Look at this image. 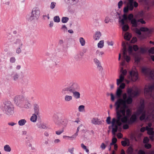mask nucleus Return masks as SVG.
I'll return each mask as SVG.
<instances>
[{"label":"nucleus","mask_w":154,"mask_h":154,"mask_svg":"<svg viewBox=\"0 0 154 154\" xmlns=\"http://www.w3.org/2000/svg\"><path fill=\"white\" fill-rule=\"evenodd\" d=\"M33 109L34 114H36L39 116L40 114V108L38 105L37 104H35L33 105Z\"/></svg>","instance_id":"obj_16"},{"label":"nucleus","mask_w":154,"mask_h":154,"mask_svg":"<svg viewBox=\"0 0 154 154\" xmlns=\"http://www.w3.org/2000/svg\"><path fill=\"white\" fill-rule=\"evenodd\" d=\"M72 96L66 95L65 96L64 99L65 101L69 102L72 100Z\"/></svg>","instance_id":"obj_26"},{"label":"nucleus","mask_w":154,"mask_h":154,"mask_svg":"<svg viewBox=\"0 0 154 154\" xmlns=\"http://www.w3.org/2000/svg\"><path fill=\"white\" fill-rule=\"evenodd\" d=\"M20 77L19 73L16 72H13L11 74V77L14 81L17 80Z\"/></svg>","instance_id":"obj_18"},{"label":"nucleus","mask_w":154,"mask_h":154,"mask_svg":"<svg viewBox=\"0 0 154 154\" xmlns=\"http://www.w3.org/2000/svg\"><path fill=\"white\" fill-rule=\"evenodd\" d=\"M111 119V117L110 116H109L108 117H107L106 120V122L108 124H110L111 123L112 124V122H111L110 121Z\"/></svg>","instance_id":"obj_59"},{"label":"nucleus","mask_w":154,"mask_h":154,"mask_svg":"<svg viewBox=\"0 0 154 154\" xmlns=\"http://www.w3.org/2000/svg\"><path fill=\"white\" fill-rule=\"evenodd\" d=\"M131 79L133 81H136L138 79V75L137 72L136 70H132L130 72Z\"/></svg>","instance_id":"obj_12"},{"label":"nucleus","mask_w":154,"mask_h":154,"mask_svg":"<svg viewBox=\"0 0 154 154\" xmlns=\"http://www.w3.org/2000/svg\"><path fill=\"white\" fill-rule=\"evenodd\" d=\"M0 108L3 112L8 116L12 115L14 113V106L9 101L4 102Z\"/></svg>","instance_id":"obj_2"},{"label":"nucleus","mask_w":154,"mask_h":154,"mask_svg":"<svg viewBox=\"0 0 154 154\" xmlns=\"http://www.w3.org/2000/svg\"><path fill=\"white\" fill-rule=\"evenodd\" d=\"M142 71L143 73L146 75L148 74V72L147 69L146 68H143L142 69Z\"/></svg>","instance_id":"obj_50"},{"label":"nucleus","mask_w":154,"mask_h":154,"mask_svg":"<svg viewBox=\"0 0 154 154\" xmlns=\"http://www.w3.org/2000/svg\"><path fill=\"white\" fill-rule=\"evenodd\" d=\"M116 119L114 118L112 119V127H114L113 128L115 129H116L118 130V126H121L122 125V123L120 121H119V119L120 117L118 118V116L116 115Z\"/></svg>","instance_id":"obj_8"},{"label":"nucleus","mask_w":154,"mask_h":154,"mask_svg":"<svg viewBox=\"0 0 154 154\" xmlns=\"http://www.w3.org/2000/svg\"><path fill=\"white\" fill-rule=\"evenodd\" d=\"M129 28V26L128 24L124 25L122 27V29L124 31H127Z\"/></svg>","instance_id":"obj_41"},{"label":"nucleus","mask_w":154,"mask_h":154,"mask_svg":"<svg viewBox=\"0 0 154 154\" xmlns=\"http://www.w3.org/2000/svg\"><path fill=\"white\" fill-rule=\"evenodd\" d=\"M121 72H122V74L119 75V78L117 79L116 84L118 86L123 81L124 79V77L123 75H125L127 73L126 70H124L123 67L121 68Z\"/></svg>","instance_id":"obj_9"},{"label":"nucleus","mask_w":154,"mask_h":154,"mask_svg":"<svg viewBox=\"0 0 154 154\" xmlns=\"http://www.w3.org/2000/svg\"><path fill=\"white\" fill-rule=\"evenodd\" d=\"M82 125H81L79 127H78L77 128V131L73 135H72L71 137H69L66 136H63V138H67V139H69L71 140H73L75 139L76 137L78 135V133L79 131V129L80 128L82 127Z\"/></svg>","instance_id":"obj_13"},{"label":"nucleus","mask_w":154,"mask_h":154,"mask_svg":"<svg viewBox=\"0 0 154 154\" xmlns=\"http://www.w3.org/2000/svg\"><path fill=\"white\" fill-rule=\"evenodd\" d=\"M146 117V111H144V112L141 114V116L140 117V119L141 121H142L145 119Z\"/></svg>","instance_id":"obj_37"},{"label":"nucleus","mask_w":154,"mask_h":154,"mask_svg":"<svg viewBox=\"0 0 154 154\" xmlns=\"http://www.w3.org/2000/svg\"><path fill=\"white\" fill-rule=\"evenodd\" d=\"M148 52L149 54H154V47L151 48L148 51Z\"/></svg>","instance_id":"obj_56"},{"label":"nucleus","mask_w":154,"mask_h":154,"mask_svg":"<svg viewBox=\"0 0 154 154\" xmlns=\"http://www.w3.org/2000/svg\"><path fill=\"white\" fill-rule=\"evenodd\" d=\"M4 149L5 152H10L11 151V148L8 145H5L4 147Z\"/></svg>","instance_id":"obj_28"},{"label":"nucleus","mask_w":154,"mask_h":154,"mask_svg":"<svg viewBox=\"0 0 154 154\" xmlns=\"http://www.w3.org/2000/svg\"><path fill=\"white\" fill-rule=\"evenodd\" d=\"M131 23L132 24L133 27H137L138 26V23L136 19L134 18L130 21Z\"/></svg>","instance_id":"obj_22"},{"label":"nucleus","mask_w":154,"mask_h":154,"mask_svg":"<svg viewBox=\"0 0 154 154\" xmlns=\"http://www.w3.org/2000/svg\"><path fill=\"white\" fill-rule=\"evenodd\" d=\"M26 122V120L25 119H21L18 122V124L20 126H23Z\"/></svg>","instance_id":"obj_30"},{"label":"nucleus","mask_w":154,"mask_h":154,"mask_svg":"<svg viewBox=\"0 0 154 154\" xmlns=\"http://www.w3.org/2000/svg\"><path fill=\"white\" fill-rule=\"evenodd\" d=\"M31 106V105L28 102H26V104L24 105V107L26 109H28L30 108Z\"/></svg>","instance_id":"obj_49"},{"label":"nucleus","mask_w":154,"mask_h":154,"mask_svg":"<svg viewBox=\"0 0 154 154\" xmlns=\"http://www.w3.org/2000/svg\"><path fill=\"white\" fill-rule=\"evenodd\" d=\"M140 52L143 54L145 53L146 51V49L144 48H140Z\"/></svg>","instance_id":"obj_60"},{"label":"nucleus","mask_w":154,"mask_h":154,"mask_svg":"<svg viewBox=\"0 0 154 154\" xmlns=\"http://www.w3.org/2000/svg\"><path fill=\"white\" fill-rule=\"evenodd\" d=\"M126 116L130 117L131 116L132 111L131 109H127L126 110Z\"/></svg>","instance_id":"obj_35"},{"label":"nucleus","mask_w":154,"mask_h":154,"mask_svg":"<svg viewBox=\"0 0 154 154\" xmlns=\"http://www.w3.org/2000/svg\"><path fill=\"white\" fill-rule=\"evenodd\" d=\"M132 101V99L131 97H128L126 100H123L122 98H119L116 100L114 106L116 107V115L118 118L121 116V114L120 113V111L124 110L126 113V110L127 109H129L126 104H131Z\"/></svg>","instance_id":"obj_1"},{"label":"nucleus","mask_w":154,"mask_h":154,"mask_svg":"<svg viewBox=\"0 0 154 154\" xmlns=\"http://www.w3.org/2000/svg\"><path fill=\"white\" fill-rule=\"evenodd\" d=\"M79 41L82 46H84L85 45V41L83 38H79Z\"/></svg>","instance_id":"obj_33"},{"label":"nucleus","mask_w":154,"mask_h":154,"mask_svg":"<svg viewBox=\"0 0 154 154\" xmlns=\"http://www.w3.org/2000/svg\"><path fill=\"white\" fill-rule=\"evenodd\" d=\"M146 130L147 131V133L149 135H154V132L153 128H149L148 126H146Z\"/></svg>","instance_id":"obj_20"},{"label":"nucleus","mask_w":154,"mask_h":154,"mask_svg":"<svg viewBox=\"0 0 154 154\" xmlns=\"http://www.w3.org/2000/svg\"><path fill=\"white\" fill-rule=\"evenodd\" d=\"M123 4V2L122 1H120L118 3V8H120L122 6Z\"/></svg>","instance_id":"obj_64"},{"label":"nucleus","mask_w":154,"mask_h":154,"mask_svg":"<svg viewBox=\"0 0 154 154\" xmlns=\"http://www.w3.org/2000/svg\"><path fill=\"white\" fill-rule=\"evenodd\" d=\"M96 65L97 66V69L99 70L100 71L103 70V68L101 66V63L100 62L97 64Z\"/></svg>","instance_id":"obj_47"},{"label":"nucleus","mask_w":154,"mask_h":154,"mask_svg":"<svg viewBox=\"0 0 154 154\" xmlns=\"http://www.w3.org/2000/svg\"><path fill=\"white\" fill-rule=\"evenodd\" d=\"M91 123L94 125H101L102 123V122L100 119L94 117L91 119Z\"/></svg>","instance_id":"obj_14"},{"label":"nucleus","mask_w":154,"mask_h":154,"mask_svg":"<svg viewBox=\"0 0 154 154\" xmlns=\"http://www.w3.org/2000/svg\"><path fill=\"white\" fill-rule=\"evenodd\" d=\"M122 91V90L119 88H118L116 92V95L118 98H120L121 97Z\"/></svg>","instance_id":"obj_24"},{"label":"nucleus","mask_w":154,"mask_h":154,"mask_svg":"<svg viewBox=\"0 0 154 154\" xmlns=\"http://www.w3.org/2000/svg\"><path fill=\"white\" fill-rule=\"evenodd\" d=\"M122 45L124 48L123 50V58L124 60H126L127 62H128L130 61V57L128 56L127 54V50L125 43L123 42H122Z\"/></svg>","instance_id":"obj_10"},{"label":"nucleus","mask_w":154,"mask_h":154,"mask_svg":"<svg viewBox=\"0 0 154 154\" xmlns=\"http://www.w3.org/2000/svg\"><path fill=\"white\" fill-rule=\"evenodd\" d=\"M104 41L101 40L97 44L98 47L99 48H102L104 46Z\"/></svg>","instance_id":"obj_34"},{"label":"nucleus","mask_w":154,"mask_h":154,"mask_svg":"<svg viewBox=\"0 0 154 154\" xmlns=\"http://www.w3.org/2000/svg\"><path fill=\"white\" fill-rule=\"evenodd\" d=\"M120 85L118 88H119L120 89H123L124 88L125 86V84L124 83H121Z\"/></svg>","instance_id":"obj_54"},{"label":"nucleus","mask_w":154,"mask_h":154,"mask_svg":"<svg viewBox=\"0 0 154 154\" xmlns=\"http://www.w3.org/2000/svg\"><path fill=\"white\" fill-rule=\"evenodd\" d=\"M56 5V3L54 2H52L51 3L50 5V8L51 9H53L54 8Z\"/></svg>","instance_id":"obj_55"},{"label":"nucleus","mask_w":154,"mask_h":154,"mask_svg":"<svg viewBox=\"0 0 154 154\" xmlns=\"http://www.w3.org/2000/svg\"><path fill=\"white\" fill-rule=\"evenodd\" d=\"M138 94V92L137 91H134L132 92L131 96L133 95L135 97L137 96Z\"/></svg>","instance_id":"obj_57"},{"label":"nucleus","mask_w":154,"mask_h":154,"mask_svg":"<svg viewBox=\"0 0 154 154\" xmlns=\"http://www.w3.org/2000/svg\"><path fill=\"white\" fill-rule=\"evenodd\" d=\"M154 89V85H152L146 86L144 89V93L145 96L148 99L152 96V91Z\"/></svg>","instance_id":"obj_5"},{"label":"nucleus","mask_w":154,"mask_h":154,"mask_svg":"<svg viewBox=\"0 0 154 154\" xmlns=\"http://www.w3.org/2000/svg\"><path fill=\"white\" fill-rule=\"evenodd\" d=\"M22 46H19V47L17 48L16 49V53L17 54L20 53L21 51V48Z\"/></svg>","instance_id":"obj_58"},{"label":"nucleus","mask_w":154,"mask_h":154,"mask_svg":"<svg viewBox=\"0 0 154 154\" xmlns=\"http://www.w3.org/2000/svg\"><path fill=\"white\" fill-rule=\"evenodd\" d=\"M144 111H145L143 109L138 108L135 114H136L137 116H139L141 114L143 113Z\"/></svg>","instance_id":"obj_25"},{"label":"nucleus","mask_w":154,"mask_h":154,"mask_svg":"<svg viewBox=\"0 0 154 154\" xmlns=\"http://www.w3.org/2000/svg\"><path fill=\"white\" fill-rule=\"evenodd\" d=\"M138 6V4L136 2H134V0H129L127 4V6L128 7L129 10L130 11H132L134 7L137 8Z\"/></svg>","instance_id":"obj_11"},{"label":"nucleus","mask_w":154,"mask_h":154,"mask_svg":"<svg viewBox=\"0 0 154 154\" xmlns=\"http://www.w3.org/2000/svg\"><path fill=\"white\" fill-rule=\"evenodd\" d=\"M134 18V15L132 14H129L128 16V19L130 21L133 20Z\"/></svg>","instance_id":"obj_48"},{"label":"nucleus","mask_w":154,"mask_h":154,"mask_svg":"<svg viewBox=\"0 0 154 154\" xmlns=\"http://www.w3.org/2000/svg\"><path fill=\"white\" fill-rule=\"evenodd\" d=\"M137 119V116L136 114H133L131 117L130 119L128 120V123L132 124L135 122Z\"/></svg>","instance_id":"obj_15"},{"label":"nucleus","mask_w":154,"mask_h":154,"mask_svg":"<svg viewBox=\"0 0 154 154\" xmlns=\"http://www.w3.org/2000/svg\"><path fill=\"white\" fill-rule=\"evenodd\" d=\"M96 54L98 56H100L104 54V52L103 51H101L99 50H97L96 52Z\"/></svg>","instance_id":"obj_53"},{"label":"nucleus","mask_w":154,"mask_h":154,"mask_svg":"<svg viewBox=\"0 0 154 154\" xmlns=\"http://www.w3.org/2000/svg\"><path fill=\"white\" fill-rule=\"evenodd\" d=\"M144 107L145 104L144 100H141L140 102V106L138 108L144 110Z\"/></svg>","instance_id":"obj_32"},{"label":"nucleus","mask_w":154,"mask_h":154,"mask_svg":"<svg viewBox=\"0 0 154 154\" xmlns=\"http://www.w3.org/2000/svg\"><path fill=\"white\" fill-rule=\"evenodd\" d=\"M37 127L41 129H47V128L46 125L43 124H37Z\"/></svg>","instance_id":"obj_36"},{"label":"nucleus","mask_w":154,"mask_h":154,"mask_svg":"<svg viewBox=\"0 0 154 154\" xmlns=\"http://www.w3.org/2000/svg\"><path fill=\"white\" fill-rule=\"evenodd\" d=\"M54 21L57 23H59L60 21V19L59 16H56L54 18Z\"/></svg>","instance_id":"obj_44"},{"label":"nucleus","mask_w":154,"mask_h":154,"mask_svg":"<svg viewBox=\"0 0 154 154\" xmlns=\"http://www.w3.org/2000/svg\"><path fill=\"white\" fill-rule=\"evenodd\" d=\"M149 75L152 79H154V70L153 71H150L149 73Z\"/></svg>","instance_id":"obj_52"},{"label":"nucleus","mask_w":154,"mask_h":154,"mask_svg":"<svg viewBox=\"0 0 154 154\" xmlns=\"http://www.w3.org/2000/svg\"><path fill=\"white\" fill-rule=\"evenodd\" d=\"M56 123L58 125H60L61 124L65 125L66 124V123L65 122L64 119L58 120V121L56 122Z\"/></svg>","instance_id":"obj_31"},{"label":"nucleus","mask_w":154,"mask_h":154,"mask_svg":"<svg viewBox=\"0 0 154 154\" xmlns=\"http://www.w3.org/2000/svg\"><path fill=\"white\" fill-rule=\"evenodd\" d=\"M75 98L76 99H78L80 98V94L77 91H75L72 93Z\"/></svg>","instance_id":"obj_27"},{"label":"nucleus","mask_w":154,"mask_h":154,"mask_svg":"<svg viewBox=\"0 0 154 154\" xmlns=\"http://www.w3.org/2000/svg\"><path fill=\"white\" fill-rule=\"evenodd\" d=\"M14 101L15 103L18 106H20L21 104L26 101L24 97L21 95L15 96L14 99Z\"/></svg>","instance_id":"obj_6"},{"label":"nucleus","mask_w":154,"mask_h":154,"mask_svg":"<svg viewBox=\"0 0 154 154\" xmlns=\"http://www.w3.org/2000/svg\"><path fill=\"white\" fill-rule=\"evenodd\" d=\"M120 112L121 116L119 119V121H120L122 123H128V120H129L128 118L130 117L125 115V110H120Z\"/></svg>","instance_id":"obj_7"},{"label":"nucleus","mask_w":154,"mask_h":154,"mask_svg":"<svg viewBox=\"0 0 154 154\" xmlns=\"http://www.w3.org/2000/svg\"><path fill=\"white\" fill-rule=\"evenodd\" d=\"M14 43L15 44L18 45L19 46H22L23 44L21 42L20 40L17 39L14 42Z\"/></svg>","instance_id":"obj_38"},{"label":"nucleus","mask_w":154,"mask_h":154,"mask_svg":"<svg viewBox=\"0 0 154 154\" xmlns=\"http://www.w3.org/2000/svg\"><path fill=\"white\" fill-rule=\"evenodd\" d=\"M61 29L65 32H67V28L65 25H63L61 28Z\"/></svg>","instance_id":"obj_45"},{"label":"nucleus","mask_w":154,"mask_h":154,"mask_svg":"<svg viewBox=\"0 0 154 154\" xmlns=\"http://www.w3.org/2000/svg\"><path fill=\"white\" fill-rule=\"evenodd\" d=\"M144 146L146 148L149 149L151 148V145L149 143H146L144 145Z\"/></svg>","instance_id":"obj_61"},{"label":"nucleus","mask_w":154,"mask_h":154,"mask_svg":"<svg viewBox=\"0 0 154 154\" xmlns=\"http://www.w3.org/2000/svg\"><path fill=\"white\" fill-rule=\"evenodd\" d=\"M133 152V149L131 146L129 147L127 150L128 154H132Z\"/></svg>","instance_id":"obj_42"},{"label":"nucleus","mask_w":154,"mask_h":154,"mask_svg":"<svg viewBox=\"0 0 154 154\" xmlns=\"http://www.w3.org/2000/svg\"><path fill=\"white\" fill-rule=\"evenodd\" d=\"M37 115L33 114L30 119V121L33 122H36L37 119Z\"/></svg>","instance_id":"obj_23"},{"label":"nucleus","mask_w":154,"mask_h":154,"mask_svg":"<svg viewBox=\"0 0 154 154\" xmlns=\"http://www.w3.org/2000/svg\"><path fill=\"white\" fill-rule=\"evenodd\" d=\"M83 55V54L82 53H80L75 54L74 56V58L76 60H80Z\"/></svg>","instance_id":"obj_21"},{"label":"nucleus","mask_w":154,"mask_h":154,"mask_svg":"<svg viewBox=\"0 0 154 154\" xmlns=\"http://www.w3.org/2000/svg\"><path fill=\"white\" fill-rule=\"evenodd\" d=\"M78 85L76 84H73L70 86H68L63 88L62 91V93L63 94L72 93L76 91L78 88Z\"/></svg>","instance_id":"obj_4"},{"label":"nucleus","mask_w":154,"mask_h":154,"mask_svg":"<svg viewBox=\"0 0 154 154\" xmlns=\"http://www.w3.org/2000/svg\"><path fill=\"white\" fill-rule=\"evenodd\" d=\"M78 109L79 112H83L85 110V106L84 105H80L78 108Z\"/></svg>","instance_id":"obj_43"},{"label":"nucleus","mask_w":154,"mask_h":154,"mask_svg":"<svg viewBox=\"0 0 154 154\" xmlns=\"http://www.w3.org/2000/svg\"><path fill=\"white\" fill-rule=\"evenodd\" d=\"M141 31L140 30V29H139L137 28H136L135 30L136 32L139 35H140L141 34Z\"/></svg>","instance_id":"obj_63"},{"label":"nucleus","mask_w":154,"mask_h":154,"mask_svg":"<svg viewBox=\"0 0 154 154\" xmlns=\"http://www.w3.org/2000/svg\"><path fill=\"white\" fill-rule=\"evenodd\" d=\"M64 131L63 129H62L61 130H59L57 131H56L55 132L56 134L57 135H60L61 133H62Z\"/></svg>","instance_id":"obj_62"},{"label":"nucleus","mask_w":154,"mask_h":154,"mask_svg":"<svg viewBox=\"0 0 154 154\" xmlns=\"http://www.w3.org/2000/svg\"><path fill=\"white\" fill-rule=\"evenodd\" d=\"M65 2L68 4L71 5H74L78 3L79 0H64Z\"/></svg>","instance_id":"obj_19"},{"label":"nucleus","mask_w":154,"mask_h":154,"mask_svg":"<svg viewBox=\"0 0 154 154\" xmlns=\"http://www.w3.org/2000/svg\"><path fill=\"white\" fill-rule=\"evenodd\" d=\"M40 11L38 8H33L30 16L27 17L28 21L35 22L37 20L40 16Z\"/></svg>","instance_id":"obj_3"},{"label":"nucleus","mask_w":154,"mask_h":154,"mask_svg":"<svg viewBox=\"0 0 154 154\" xmlns=\"http://www.w3.org/2000/svg\"><path fill=\"white\" fill-rule=\"evenodd\" d=\"M149 141V139L147 137H146L144 138L143 140V143H148Z\"/></svg>","instance_id":"obj_51"},{"label":"nucleus","mask_w":154,"mask_h":154,"mask_svg":"<svg viewBox=\"0 0 154 154\" xmlns=\"http://www.w3.org/2000/svg\"><path fill=\"white\" fill-rule=\"evenodd\" d=\"M133 91L132 89L131 88H128L127 90L128 94L129 95L128 97H131V94Z\"/></svg>","instance_id":"obj_46"},{"label":"nucleus","mask_w":154,"mask_h":154,"mask_svg":"<svg viewBox=\"0 0 154 154\" xmlns=\"http://www.w3.org/2000/svg\"><path fill=\"white\" fill-rule=\"evenodd\" d=\"M69 20V18L67 17H63L61 19V21L63 23H67Z\"/></svg>","instance_id":"obj_39"},{"label":"nucleus","mask_w":154,"mask_h":154,"mask_svg":"<svg viewBox=\"0 0 154 154\" xmlns=\"http://www.w3.org/2000/svg\"><path fill=\"white\" fill-rule=\"evenodd\" d=\"M140 30L142 32H150L149 29L146 27H141L140 28Z\"/></svg>","instance_id":"obj_40"},{"label":"nucleus","mask_w":154,"mask_h":154,"mask_svg":"<svg viewBox=\"0 0 154 154\" xmlns=\"http://www.w3.org/2000/svg\"><path fill=\"white\" fill-rule=\"evenodd\" d=\"M102 35L101 33L99 31H96L93 36V38L95 41L99 40Z\"/></svg>","instance_id":"obj_17"},{"label":"nucleus","mask_w":154,"mask_h":154,"mask_svg":"<svg viewBox=\"0 0 154 154\" xmlns=\"http://www.w3.org/2000/svg\"><path fill=\"white\" fill-rule=\"evenodd\" d=\"M131 37V34L128 32L126 33L124 36V39L128 41L130 39Z\"/></svg>","instance_id":"obj_29"}]
</instances>
